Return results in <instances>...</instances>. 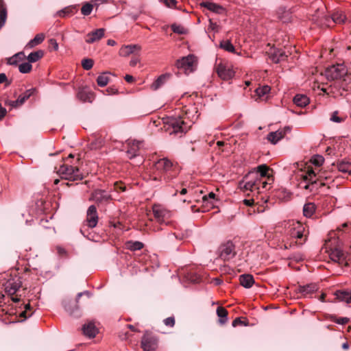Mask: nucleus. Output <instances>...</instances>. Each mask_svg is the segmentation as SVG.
I'll return each mask as SVG.
<instances>
[{"instance_id": "nucleus-1", "label": "nucleus", "mask_w": 351, "mask_h": 351, "mask_svg": "<svg viewBox=\"0 0 351 351\" xmlns=\"http://www.w3.org/2000/svg\"><path fill=\"white\" fill-rule=\"evenodd\" d=\"M325 75L328 80H336L331 85L333 97H346L351 93V74H348L343 64H337L327 68Z\"/></svg>"}, {"instance_id": "nucleus-2", "label": "nucleus", "mask_w": 351, "mask_h": 351, "mask_svg": "<svg viewBox=\"0 0 351 351\" xmlns=\"http://www.w3.org/2000/svg\"><path fill=\"white\" fill-rule=\"evenodd\" d=\"M199 114L195 106H190L185 110V117H168L164 121L165 130L170 134L181 136L186 133L191 125L198 119Z\"/></svg>"}, {"instance_id": "nucleus-3", "label": "nucleus", "mask_w": 351, "mask_h": 351, "mask_svg": "<svg viewBox=\"0 0 351 351\" xmlns=\"http://www.w3.org/2000/svg\"><path fill=\"white\" fill-rule=\"evenodd\" d=\"M156 172L152 176V179L156 181L170 182L179 173V170L176 165L167 158L158 160L154 166Z\"/></svg>"}, {"instance_id": "nucleus-4", "label": "nucleus", "mask_w": 351, "mask_h": 351, "mask_svg": "<svg viewBox=\"0 0 351 351\" xmlns=\"http://www.w3.org/2000/svg\"><path fill=\"white\" fill-rule=\"evenodd\" d=\"M267 181L259 178L257 173H248L243 180L240 182L239 186L244 191H250L258 196V194L267 189Z\"/></svg>"}, {"instance_id": "nucleus-5", "label": "nucleus", "mask_w": 351, "mask_h": 351, "mask_svg": "<svg viewBox=\"0 0 351 351\" xmlns=\"http://www.w3.org/2000/svg\"><path fill=\"white\" fill-rule=\"evenodd\" d=\"M303 180L300 183L301 187L313 191L317 189L318 186H324V184L319 180L320 176H319L314 169L308 167L307 169L301 174Z\"/></svg>"}, {"instance_id": "nucleus-6", "label": "nucleus", "mask_w": 351, "mask_h": 351, "mask_svg": "<svg viewBox=\"0 0 351 351\" xmlns=\"http://www.w3.org/2000/svg\"><path fill=\"white\" fill-rule=\"evenodd\" d=\"M57 173L62 179L69 181L82 180L83 179V175L79 169L68 164L61 165Z\"/></svg>"}, {"instance_id": "nucleus-7", "label": "nucleus", "mask_w": 351, "mask_h": 351, "mask_svg": "<svg viewBox=\"0 0 351 351\" xmlns=\"http://www.w3.org/2000/svg\"><path fill=\"white\" fill-rule=\"evenodd\" d=\"M1 284L5 292L10 295H13L21 287L22 282L18 276L6 274L4 275Z\"/></svg>"}, {"instance_id": "nucleus-8", "label": "nucleus", "mask_w": 351, "mask_h": 351, "mask_svg": "<svg viewBox=\"0 0 351 351\" xmlns=\"http://www.w3.org/2000/svg\"><path fill=\"white\" fill-rule=\"evenodd\" d=\"M152 210L155 219L160 224L169 225L170 223L171 211L159 204H154Z\"/></svg>"}, {"instance_id": "nucleus-9", "label": "nucleus", "mask_w": 351, "mask_h": 351, "mask_svg": "<svg viewBox=\"0 0 351 351\" xmlns=\"http://www.w3.org/2000/svg\"><path fill=\"white\" fill-rule=\"evenodd\" d=\"M219 256L223 261H229L236 255L235 245L231 241H228L219 247Z\"/></svg>"}, {"instance_id": "nucleus-10", "label": "nucleus", "mask_w": 351, "mask_h": 351, "mask_svg": "<svg viewBox=\"0 0 351 351\" xmlns=\"http://www.w3.org/2000/svg\"><path fill=\"white\" fill-rule=\"evenodd\" d=\"M215 70L218 76L223 80H230L234 75L232 66L227 63H219L216 65Z\"/></svg>"}, {"instance_id": "nucleus-11", "label": "nucleus", "mask_w": 351, "mask_h": 351, "mask_svg": "<svg viewBox=\"0 0 351 351\" xmlns=\"http://www.w3.org/2000/svg\"><path fill=\"white\" fill-rule=\"evenodd\" d=\"M158 345V338L152 334L146 333L142 338L141 347L144 351H156Z\"/></svg>"}, {"instance_id": "nucleus-12", "label": "nucleus", "mask_w": 351, "mask_h": 351, "mask_svg": "<svg viewBox=\"0 0 351 351\" xmlns=\"http://www.w3.org/2000/svg\"><path fill=\"white\" fill-rule=\"evenodd\" d=\"M305 226L299 221L289 222L288 234L292 239H302L304 237Z\"/></svg>"}, {"instance_id": "nucleus-13", "label": "nucleus", "mask_w": 351, "mask_h": 351, "mask_svg": "<svg viewBox=\"0 0 351 351\" xmlns=\"http://www.w3.org/2000/svg\"><path fill=\"white\" fill-rule=\"evenodd\" d=\"M195 62V57L193 55H189L178 59L176 66L178 69L184 70L185 73H190L193 70Z\"/></svg>"}, {"instance_id": "nucleus-14", "label": "nucleus", "mask_w": 351, "mask_h": 351, "mask_svg": "<svg viewBox=\"0 0 351 351\" xmlns=\"http://www.w3.org/2000/svg\"><path fill=\"white\" fill-rule=\"evenodd\" d=\"M83 295H86L89 296L90 293L87 291L78 293L77 295V297H76L75 302H73V307H71L70 302L64 304V308H65L66 311L68 312L71 315L74 316V317H80V308H79L77 303L79 302L80 298Z\"/></svg>"}, {"instance_id": "nucleus-15", "label": "nucleus", "mask_w": 351, "mask_h": 351, "mask_svg": "<svg viewBox=\"0 0 351 351\" xmlns=\"http://www.w3.org/2000/svg\"><path fill=\"white\" fill-rule=\"evenodd\" d=\"M291 130V127L286 126L282 129H279L276 132H269L267 134V139L272 144H276L280 140L283 138L285 136L289 133Z\"/></svg>"}, {"instance_id": "nucleus-16", "label": "nucleus", "mask_w": 351, "mask_h": 351, "mask_svg": "<svg viewBox=\"0 0 351 351\" xmlns=\"http://www.w3.org/2000/svg\"><path fill=\"white\" fill-rule=\"evenodd\" d=\"M86 226L88 228H95L98 223V215L97 208L94 205H91L88 207L86 212Z\"/></svg>"}, {"instance_id": "nucleus-17", "label": "nucleus", "mask_w": 351, "mask_h": 351, "mask_svg": "<svg viewBox=\"0 0 351 351\" xmlns=\"http://www.w3.org/2000/svg\"><path fill=\"white\" fill-rule=\"evenodd\" d=\"M143 142L138 141H128L127 142L128 150L126 152L128 157L132 158L138 155L140 149L143 147Z\"/></svg>"}, {"instance_id": "nucleus-18", "label": "nucleus", "mask_w": 351, "mask_h": 351, "mask_svg": "<svg viewBox=\"0 0 351 351\" xmlns=\"http://www.w3.org/2000/svg\"><path fill=\"white\" fill-rule=\"evenodd\" d=\"M90 199L98 204L106 203L111 199V195L106 191L97 189L91 195Z\"/></svg>"}, {"instance_id": "nucleus-19", "label": "nucleus", "mask_w": 351, "mask_h": 351, "mask_svg": "<svg viewBox=\"0 0 351 351\" xmlns=\"http://www.w3.org/2000/svg\"><path fill=\"white\" fill-rule=\"evenodd\" d=\"M105 29L99 28L88 33L85 37V42L90 44L100 40L105 34Z\"/></svg>"}, {"instance_id": "nucleus-20", "label": "nucleus", "mask_w": 351, "mask_h": 351, "mask_svg": "<svg viewBox=\"0 0 351 351\" xmlns=\"http://www.w3.org/2000/svg\"><path fill=\"white\" fill-rule=\"evenodd\" d=\"M36 89L35 88L27 90L25 93L20 95L16 100L12 101L11 105L13 107L21 106L27 99H28L32 95H33L36 93Z\"/></svg>"}, {"instance_id": "nucleus-21", "label": "nucleus", "mask_w": 351, "mask_h": 351, "mask_svg": "<svg viewBox=\"0 0 351 351\" xmlns=\"http://www.w3.org/2000/svg\"><path fill=\"white\" fill-rule=\"evenodd\" d=\"M269 58L274 63H278L281 61H283L287 57L286 53L283 50L279 49H271L269 53Z\"/></svg>"}, {"instance_id": "nucleus-22", "label": "nucleus", "mask_w": 351, "mask_h": 351, "mask_svg": "<svg viewBox=\"0 0 351 351\" xmlns=\"http://www.w3.org/2000/svg\"><path fill=\"white\" fill-rule=\"evenodd\" d=\"M77 97L82 102H92L94 99V93L86 88H82L78 90Z\"/></svg>"}, {"instance_id": "nucleus-23", "label": "nucleus", "mask_w": 351, "mask_h": 351, "mask_svg": "<svg viewBox=\"0 0 351 351\" xmlns=\"http://www.w3.org/2000/svg\"><path fill=\"white\" fill-rule=\"evenodd\" d=\"M83 334L88 338H94L98 332V329L93 322H89L82 327Z\"/></svg>"}, {"instance_id": "nucleus-24", "label": "nucleus", "mask_w": 351, "mask_h": 351, "mask_svg": "<svg viewBox=\"0 0 351 351\" xmlns=\"http://www.w3.org/2000/svg\"><path fill=\"white\" fill-rule=\"evenodd\" d=\"M141 47L138 45H124L119 49V55L123 57H127L134 53L136 51H139Z\"/></svg>"}, {"instance_id": "nucleus-25", "label": "nucleus", "mask_w": 351, "mask_h": 351, "mask_svg": "<svg viewBox=\"0 0 351 351\" xmlns=\"http://www.w3.org/2000/svg\"><path fill=\"white\" fill-rule=\"evenodd\" d=\"M318 289V286L315 283H311L306 285L299 286L297 289L298 293H302L304 296H307Z\"/></svg>"}, {"instance_id": "nucleus-26", "label": "nucleus", "mask_w": 351, "mask_h": 351, "mask_svg": "<svg viewBox=\"0 0 351 351\" xmlns=\"http://www.w3.org/2000/svg\"><path fill=\"white\" fill-rule=\"evenodd\" d=\"M191 232L188 230L181 233H171L167 235V242L169 243H173L176 239L179 241L183 240L189 237Z\"/></svg>"}, {"instance_id": "nucleus-27", "label": "nucleus", "mask_w": 351, "mask_h": 351, "mask_svg": "<svg viewBox=\"0 0 351 351\" xmlns=\"http://www.w3.org/2000/svg\"><path fill=\"white\" fill-rule=\"evenodd\" d=\"M191 232L188 230L181 233H171L167 235V242L169 243H173L176 239L179 241L183 240L189 237Z\"/></svg>"}, {"instance_id": "nucleus-28", "label": "nucleus", "mask_w": 351, "mask_h": 351, "mask_svg": "<svg viewBox=\"0 0 351 351\" xmlns=\"http://www.w3.org/2000/svg\"><path fill=\"white\" fill-rule=\"evenodd\" d=\"M239 282L241 286L250 289L254 284V279L251 274H242L239 276Z\"/></svg>"}, {"instance_id": "nucleus-29", "label": "nucleus", "mask_w": 351, "mask_h": 351, "mask_svg": "<svg viewBox=\"0 0 351 351\" xmlns=\"http://www.w3.org/2000/svg\"><path fill=\"white\" fill-rule=\"evenodd\" d=\"M170 74L165 73L160 75L152 84V88L154 90L161 87L169 78Z\"/></svg>"}, {"instance_id": "nucleus-30", "label": "nucleus", "mask_w": 351, "mask_h": 351, "mask_svg": "<svg viewBox=\"0 0 351 351\" xmlns=\"http://www.w3.org/2000/svg\"><path fill=\"white\" fill-rule=\"evenodd\" d=\"M294 104L299 107H305L309 104V99L305 95H296L293 98Z\"/></svg>"}, {"instance_id": "nucleus-31", "label": "nucleus", "mask_w": 351, "mask_h": 351, "mask_svg": "<svg viewBox=\"0 0 351 351\" xmlns=\"http://www.w3.org/2000/svg\"><path fill=\"white\" fill-rule=\"evenodd\" d=\"M337 298L346 303L351 302V291H337L335 293Z\"/></svg>"}, {"instance_id": "nucleus-32", "label": "nucleus", "mask_w": 351, "mask_h": 351, "mask_svg": "<svg viewBox=\"0 0 351 351\" xmlns=\"http://www.w3.org/2000/svg\"><path fill=\"white\" fill-rule=\"evenodd\" d=\"M328 254L330 258L334 262H339L343 256L342 251L338 248L330 249Z\"/></svg>"}, {"instance_id": "nucleus-33", "label": "nucleus", "mask_w": 351, "mask_h": 351, "mask_svg": "<svg viewBox=\"0 0 351 351\" xmlns=\"http://www.w3.org/2000/svg\"><path fill=\"white\" fill-rule=\"evenodd\" d=\"M110 72H104L100 74L97 78V85L100 87L106 86L110 82Z\"/></svg>"}, {"instance_id": "nucleus-34", "label": "nucleus", "mask_w": 351, "mask_h": 351, "mask_svg": "<svg viewBox=\"0 0 351 351\" xmlns=\"http://www.w3.org/2000/svg\"><path fill=\"white\" fill-rule=\"evenodd\" d=\"M45 39V36L43 34H36V36L29 40L26 45V48H33L35 46L40 44Z\"/></svg>"}, {"instance_id": "nucleus-35", "label": "nucleus", "mask_w": 351, "mask_h": 351, "mask_svg": "<svg viewBox=\"0 0 351 351\" xmlns=\"http://www.w3.org/2000/svg\"><path fill=\"white\" fill-rule=\"evenodd\" d=\"M217 315L219 317L220 324H224L228 321V311L224 308L219 306L217 308Z\"/></svg>"}, {"instance_id": "nucleus-36", "label": "nucleus", "mask_w": 351, "mask_h": 351, "mask_svg": "<svg viewBox=\"0 0 351 351\" xmlns=\"http://www.w3.org/2000/svg\"><path fill=\"white\" fill-rule=\"evenodd\" d=\"M337 168L342 173H347L351 175V162L342 160L337 165Z\"/></svg>"}, {"instance_id": "nucleus-37", "label": "nucleus", "mask_w": 351, "mask_h": 351, "mask_svg": "<svg viewBox=\"0 0 351 351\" xmlns=\"http://www.w3.org/2000/svg\"><path fill=\"white\" fill-rule=\"evenodd\" d=\"M269 167L266 165L258 166L254 171H250L249 173H257L259 178H263L267 176Z\"/></svg>"}, {"instance_id": "nucleus-38", "label": "nucleus", "mask_w": 351, "mask_h": 351, "mask_svg": "<svg viewBox=\"0 0 351 351\" xmlns=\"http://www.w3.org/2000/svg\"><path fill=\"white\" fill-rule=\"evenodd\" d=\"M44 56V52L42 50H38L36 51H34L30 53L27 59L29 62L33 63L39 60Z\"/></svg>"}, {"instance_id": "nucleus-39", "label": "nucleus", "mask_w": 351, "mask_h": 351, "mask_svg": "<svg viewBox=\"0 0 351 351\" xmlns=\"http://www.w3.org/2000/svg\"><path fill=\"white\" fill-rule=\"evenodd\" d=\"M76 10H77L75 6H69L61 10H59L56 14L60 17H65L67 16L73 15L76 12Z\"/></svg>"}, {"instance_id": "nucleus-40", "label": "nucleus", "mask_w": 351, "mask_h": 351, "mask_svg": "<svg viewBox=\"0 0 351 351\" xmlns=\"http://www.w3.org/2000/svg\"><path fill=\"white\" fill-rule=\"evenodd\" d=\"M276 197L282 201H287L290 198L291 193L285 189H279L276 191Z\"/></svg>"}, {"instance_id": "nucleus-41", "label": "nucleus", "mask_w": 351, "mask_h": 351, "mask_svg": "<svg viewBox=\"0 0 351 351\" xmlns=\"http://www.w3.org/2000/svg\"><path fill=\"white\" fill-rule=\"evenodd\" d=\"M25 56L23 52H19L10 58L8 60V63L10 65H16L18 62L25 59Z\"/></svg>"}, {"instance_id": "nucleus-42", "label": "nucleus", "mask_w": 351, "mask_h": 351, "mask_svg": "<svg viewBox=\"0 0 351 351\" xmlns=\"http://www.w3.org/2000/svg\"><path fill=\"white\" fill-rule=\"evenodd\" d=\"M332 20L335 23L341 24L346 21V17L341 11H337L332 14Z\"/></svg>"}, {"instance_id": "nucleus-43", "label": "nucleus", "mask_w": 351, "mask_h": 351, "mask_svg": "<svg viewBox=\"0 0 351 351\" xmlns=\"http://www.w3.org/2000/svg\"><path fill=\"white\" fill-rule=\"evenodd\" d=\"M315 211V205L313 203L305 204L303 208L304 215L306 217H311Z\"/></svg>"}, {"instance_id": "nucleus-44", "label": "nucleus", "mask_w": 351, "mask_h": 351, "mask_svg": "<svg viewBox=\"0 0 351 351\" xmlns=\"http://www.w3.org/2000/svg\"><path fill=\"white\" fill-rule=\"evenodd\" d=\"M204 5L208 10L216 13H221L224 10L222 6L214 3H205Z\"/></svg>"}, {"instance_id": "nucleus-45", "label": "nucleus", "mask_w": 351, "mask_h": 351, "mask_svg": "<svg viewBox=\"0 0 351 351\" xmlns=\"http://www.w3.org/2000/svg\"><path fill=\"white\" fill-rule=\"evenodd\" d=\"M271 88L269 86H263L256 89V95L258 99H262L270 91Z\"/></svg>"}, {"instance_id": "nucleus-46", "label": "nucleus", "mask_w": 351, "mask_h": 351, "mask_svg": "<svg viewBox=\"0 0 351 351\" xmlns=\"http://www.w3.org/2000/svg\"><path fill=\"white\" fill-rule=\"evenodd\" d=\"M126 245L127 248L132 251L139 250L143 247V243L140 241H129Z\"/></svg>"}, {"instance_id": "nucleus-47", "label": "nucleus", "mask_w": 351, "mask_h": 351, "mask_svg": "<svg viewBox=\"0 0 351 351\" xmlns=\"http://www.w3.org/2000/svg\"><path fill=\"white\" fill-rule=\"evenodd\" d=\"M220 48L228 52H234V47L230 40H223L219 44Z\"/></svg>"}, {"instance_id": "nucleus-48", "label": "nucleus", "mask_w": 351, "mask_h": 351, "mask_svg": "<svg viewBox=\"0 0 351 351\" xmlns=\"http://www.w3.org/2000/svg\"><path fill=\"white\" fill-rule=\"evenodd\" d=\"M32 69V65L30 62H23L19 65V70L21 73H28Z\"/></svg>"}, {"instance_id": "nucleus-49", "label": "nucleus", "mask_w": 351, "mask_h": 351, "mask_svg": "<svg viewBox=\"0 0 351 351\" xmlns=\"http://www.w3.org/2000/svg\"><path fill=\"white\" fill-rule=\"evenodd\" d=\"M311 161L313 165L319 167L323 165V163L324 162V158L321 155H315L312 157V158L311 159Z\"/></svg>"}, {"instance_id": "nucleus-50", "label": "nucleus", "mask_w": 351, "mask_h": 351, "mask_svg": "<svg viewBox=\"0 0 351 351\" xmlns=\"http://www.w3.org/2000/svg\"><path fill=\"white\" fill-rule=\"evenodd\" d=\"M7 19V10L6 8L3 5H1L0 9V27L1 28L6 21Z\"/></svg>"}, {"instance_id": "nucleus-51", "label": "nucleus", "mask_w": 351, "mask_h": 351, "mask_svg": "<svg viewBox=\"0 0 351 351\" xmlns=\"http://www.w3.org/2000/svg\"><path fill=\"white\" fill-rule=\"evenodd\" d=\"M93 9V5L90 3H85L81 8V12L84 16L89 15Z\"/></svg>"}, {"instance_id": "nucleus-52", "label": "nucleus", "mask_w": 351, "mask_h": 351, "mask_svg": "<svg viewBox=\"0 0 351 351\" xmlns=\"http://www.w3.org/2000/svg\"><path fill=\"white\" fill-rule=\"evenodd\" d=\"M94 62L92 59L86 58L82 61V66L84 69L90 70L93 66Z\"/></svg>"}, {"instance_id": "nucleus-53", "label": "nucleus", "mask_w": 351, "mask_h": 351, "mask_svg": "<svg viewBox=\"0 0 351 351\" xmlns=\"http://www.w3.org/2000/svg\"><path fill=\"white\" fill-rule=\"evenodd\" d=\"M171 29L174 33H177L178 34H185L184 28L181 25H178L176 24H173L171 25Z\"/></svg>"}, {"instance_id": "nucleus-54", "label": "nucleus", "mask_w": 351, "mask_h": 351, "mask_svg": "<svg viewBox=\"0 0 351 351\" xmlns=\"http://www.w3.org/2000/svg\"><path fill=\"white\" fill-rule=\"evenodd\" d=\"M330 120L335 123H341L343 121V119L338 116V112L335 111L331 114Z\"/></svg>"}, {"instance_id": "nucleus-55", "label": "nucleus", "mask_w": 351, "mask_h": 351, "mask_svg": "<svg viewBox=\"0 0 351 351\" xmlns=\"http://www.w3.org/2000/svg\"><path fill=\"white\" fill-rule=\"evenodd\" d=\"M114 190L117 192L125 191L126 186L122 183L116 182L114 183Z\"/></svg>"}, {"instance_id": "nucleus-56", "label": "nucleus", "mask_w": 351, "mask_h": 351, "mask_svg": "<svg viewBox=\"0 0 351 351\" xmlns=\"http://www.w3.org/2000/svg\"><path fill=\"white\" fill-rule=\"evenodd\" d=\"M103 93L107 95H115L118 93V89L114 86H110L103 91Z\"/></svg>"}, {"instance_id": "nucleus-57", "label": "nucleus", "mask_w": 351, "mask_h": 351, "mask_svg": "<svg viewBox=\"0 0 351 351\" xmlns=\"http://www.w3.org/2000/svg\"><path fill=\"white\" fill-rule=\"evenodd\" d=\"M160 1L163 3L167 7L170 8H175L177 4L176 0H160Z\"/></svg>"}, {"instance_id": "nucleus-58", "label": "nucleus", "mask_w": 351, "mask_h": 351, "mask_svg": "<svg viewBox=\"0 0 351 351\" xmlns=\"http://www.w3.org/2000/svg\"><path fill=\"white\" fill-rule=\"evenodd\" d=\"M165 326L169 327H173L175 325L174 317H169L163 320Z\"/></svg>"}, {"instance_id": "nucleus-59", "label": "nucleus", "mask_w": 351, "mask_h": 351, "mask_svg": "<svg viewBox=\"0 0 351 351\" xmlns=\"http://www.w3.org/2000/svg\"><path fill=\"white\" fill-rule=\"evenodd\" d=\"M31 308H32V307L29 304H25V311L21 313V315L23 317H25L31 316L32 313H28L29 311H31Z\"/></svg>"}, {"instance_id": "nucleus-60", "label": "nucleus", "mask_w": 351, "mask_h": 351, "mask_svg": "<svg viewBox=\"0 0 351 351\" xmlns=\"http://www.w3.org/2000/svg\"><path fill=\"white\" fill-rule=\"evenodd\" d=\"M258 199V196L256 194L253 193V197L252 199H245L243 200V203L248 206L253 205L255 200Z\"/></svg>"}, {"instance_id": "nucleus-61", "label": "nucleus", "mask_w": 351, "mask_h": 351, "mask_svg": "<svg viewBox=\"0 0 351 351\" xmlns=\"http://www.w3.org/2000/svg\"><path fill=\"white\" fill-rule=\"evenodd\" d=\"M57 253L60 256H64L66 255V251L65 249L61 246H57L56 247Z\"/></svg>"}, {"instance_id": "nucleus-62", "label": "nucleus", "mask_w": 351, "mask_h": 351, "mask_svg": "<svg viewBox=\"0 0 351 351\" xmlns=\"http://www.w3.org/2000/svg\"><path fill=\"white\" fill-rule=\"evenodd\" d=\"M215 198V194L213 192H210L208 195L203 197L204 202H208V200H214Z\"/></svg>"}, {"instance_id": "nucleus-63", "label": "nucleus", "mask_w": 351, "mask_h": 351, "mask_svg": "<svg viewBox=\"0 0 351 351\" xmlns=\"http://www.w3.org/2000/svg\"><path fill=\"white\" fill-rule=\"evenodd\" d=\"M233 327H236L239 325H246L240 317H237L232 323Z\"/></svg>"}, {"instance_id": "nucleus-64", "label": "nucleus", "mask_w": 351, "mask_h": 351, "mask_svg": "<svg viewBox=\"0 0 351 351\" xmlns=\"http://www.w3.org/2000/svg\"><path fill=\"white\" fill-rule=\"evenodd\" d=\"M349 319L347 317H339L335 320V322L338 324L343 325L348 322Z\"/></svg>"}]
</instances>
